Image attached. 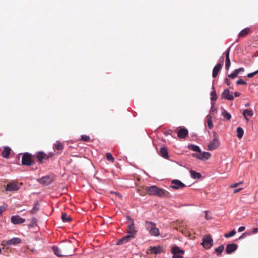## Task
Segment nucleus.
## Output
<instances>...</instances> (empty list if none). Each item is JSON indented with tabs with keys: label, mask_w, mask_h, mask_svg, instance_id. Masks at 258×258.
Listing matches in <instances>:
<instances>
[{
	"label": "nucleus",
	"mask_w": 258,
	"mask_h": 258,
	"mask_svg": "<svg viewBox=\"0 0 258 258\" xmlns=\"http://www.w3.org/2000/svg\"><path fill=\"white\" fill-rule=\"evenodd\" d=\"M237 248V246L235 244H229L227 245L226 250L228 254L234 251Z\"/></svg>",
	"instance_id": "a211bd4d"
},
{
	"label": "nucleus",
	"mask_w": 258,
	"mask_h": 258,
	"mask_svg": "<svg viewBox=\"0 0 258 258\" xmlns=\"http://www.w3.org/2000/svg\"><path fill=\"white\" fill-rule=\"evenodd\" d=\"M211 103H212V106L211 107L210 112L213 113L216 110V108L214 107V103H213V102H211Z\"/></svg>",
	"instance_id": "c03bdc74"
},
{
	"label": "nucleus",
	"mask_w": 258,
	"mask_h": 258,
	"mask_svg": "<svg viewBox=\"0 0 258 258\" xmlns=\"http://www.w3.org/2000/svg\"><path fill=\"white\" fill-rule=\"evenodd\" d=\"M213 91L211 92V102L214 103V102L216 100L217 97L216 91L214 90V86H212Z\"/></svg>",
	"instance_id": "c756f323"
},
{
	"label": "nucleus",
	"mask_w": 258,
	"mask_h": 258,
	"mask_svg": "<svg viewBox=\"0 0 258 258\" xmlns=\"http://www.w3.org/2000/svg\"><path fill=\"white\" fill-rule=\"evenodd\" d=\"M205 218L207 220L210 219L211 218V217L209 215L207 211L205 212Z\"/></svg>",
	"instance_id": "a18cd8bd"
},
{
	"label": "nucleus",
	"mask_w": 258,
	"mask_h": 258,
	"mask_svg": "<svg viewBox=\"0 0 258 258\" xmlns=\"http://www.w3.org/2000/svg\"><path fill=\"white\" fill-rule=\"evenodd\" d=\"M226 66V69H227V70H229V68L230 66L227 65V66Z\"/></svg>",
	"instance_id": "4d7b16f0"
},
{
	"label": "nucleus",
	"mask_w": 258,
	"mask_h": 258,
	"mask_svg": "<svg viewBox=\"0 0 258 258\" xmlns=\"http://www.w3.org/2000/svg\"><path fill=\"white\" fill-rule=\"evenodd\" d=\"M146 189L150 195L160 197H164L167 192L165 190L160 188L155 185L148 187Z\"/></svg>",
	"instance_id": "f257e3e1"
},
{
	"label": "nucleus",
	"mask_w": 258,
	"mask_h": 258,
	"mask_svg": "<svg viewBox=\"0 0 258 258\" xmlns=\"http://www.w3.org/2000/svg\"><path fill=\"white\" fill-rule=\"evenodd\" d=\"M37 220L36 218H33L32 220V222L33 224H35L36 223Z\"/></svg>",
	"instance_id": "3c124183"
},
{
	"label": "nucleus",
	"mask_w": 258,
	"mask_h": 258,
	"mask_svg": "<svg viewBox=\"0 0 258 258\" xmlns=\"http://www.w3.org/2000/svg\"><path fill=\"white\" fill-rule=\"evenodd\" d=\"M188 134V131L184 128H180L177 134L178 137L180 139L184 138Z\"/></svg>",
	"instance_id": "aec40b11"
},
{
	"label": "nucleus",
	"mask_w": 258,
	"mask_h": 258,
	"mask_svg": "<svg viewBox=\"0 0 258 258\" xmlns=\"http://www.w3.org/2000/svg\"><path fill=\"white\" fill-rule=\"evenodd\" d=\"M160 155L164 158H168L167 150L165 147H161L160 150Z\"/></svg>",
	"instance_id": "393cba45"
},
{
	"label": "nucleus",
	"mask_w": 258,
	"mask_h": 258,
	"mask_svg": "<svg viewBox=\"0 0 258 258\" xmlns=\"http://www.w3.org/2000/svg\"><path fill=\"white\" fill-rule=\"evenodd\" d=\"M132 238H133V237H131V236H130L129 235L125 236L123 237H122V238H121L120 239H119L116 242V244L117 245H121V244H124L125 243H126L127 242L129 241Z\"/></svg>",
	"instance_id": "412c9836"
},
{
	"label": "nucleus",
	"mask_w": 258,
	"mask_h": 258,
	"mask_svg": "<svg viewBox=\"0 0 258 258\" xmlns=\"http://www.w3.org/2000/svg\"><path fill=\"white\" fill-rule=\"evenodd\" d=\"M33 160L31 155L28 153H25L22 158V165L30 166Z\"/></svg>",
	"instance_id": "6e6552de"
},
{
	"label": "nucleus",
	"mask_w": 258,
	"mask_h": 258,
	"mask_svg": "<svg viewBox=\"0 0 258 258\" xmlns=\"http://www.w3.org/2000/svg\"><path fill=\"white\" fill-rule=\"evenodd\" d=\"M53 148L57 150H62L63 148V145L62 143L57 141L54 144Z\"/></svg>",
	"instance_id": "cd10ccee"
},
{
	"label": "nucleus",
	"mask_w": 258,
	"mask_h": 258,
	"mask_svg": "<svg viewBox=\"0 0 258 258\" xmlns=\"http://www.w3.org/2000/svg\"><path fill=\"white\" fill-rule=\"evenodd\" d=\"M20 186L16 182H12L7 185L6 190L8 191H16L19 189Z\"/></svg>",
	"instance_id": "ddd939ff"
},
{
	"label": "nucleus",
	"mask_w": 258,
	"mask_h": 258,
	"mask_svg": "<svg viewBox=\"0 0 258 258\" xmlns=\"http://www.w3.org/2000/svg\"><path fill=\"white\" fill-rule=\"evenodd\" d=\"M37 180L40 183L45 185L50 184L52 181V178L48 176L42 177L41 178L38 179Z\"/></svg>",
	"instance_id": "4468645a"
},
{
	"label": "nucleus",
	"mask_w": 258,
	"mask_h": 258,
	"mask_svg": "<svg viewBox=\"0 0 258 258\" xmlns=\"http://www.w3.org/2000/svg\"><path fill=\"white\" fill-rule=\"evenodd\" d=\"M162 251L161 247H154L152 249V252L155 254L160 253Z\"/></svg>",
	"instance_id": "f704fd0d"
},
{
	"label": "nucleus",
	"mask_w": 258,
	"mask_h": 258,
	"mask_svg": "<svg viewBox=\"0 0 258 258\" xmlns=\"http://www.w3.org/2000/svg\"><path fill=\"white\" fill-rule=\"evenodd\" d=\"M236 233V231L234 229L232 230L229 233H226L225 235H224V236L226 237V238H229V237H232L233 236H234Z\"/></svg>",
	"instance_id": "e433bc0d"
},
{
	"label": "nucleus",
	"mask_w": 258,
	"mask_h": 258,
	"mask_svg": "<svg viewBox=\"0 0 258 258\" xmlns=\"http://www.w3.org/2000/svg\"><path fill=\"white\" fill-rule=\"evenodd\" d=\"M224 247L223 245H220L218 247L216 248L215 251L218 253H221L224 250Z\"/></svg>",
	"instance_id": "58836bf2"
},
{
	"label": "nucleus",
	"mask_w": 258,
	"mask_h": 258,
	"mask_svg": "<svg viewBox=\"0 0 258 258\" xmlns=\"http://www.w3.org/2000/svg\"><path fill=\"white\" fill-rule=\"evenodd\" d=\"M237 85H246V82L242 79H239L236 81Z\"/></svg>",
	"instance_id": "a19ab883"
},
{
	"label": "nucleus",
	"mask_w": 258,
	"mask_h": 258,
	"mask_svg": "<svg viewBox=\"0 0 258 258\" xmlns=\"http://www.w3.org/2000/svg\"><path fill=\"white\" fill-rule=\"evenodd\" d=\"M221 66H215L214 68L212 74L213 78H215L217 76L218 73L221 70Z\"/></svg>",
	"instance_id": "bb28decb"
},
{
	"label": "nucleus",
	"mask_w": 258,
	"mask_h": 258,
	"mask_svg": "<svg viewBox=\"0 0 258 258\" xmlns=\"http://www.w3.org/2000/svg\"><path fill=\"white\" fill-rule=\"evenodd\" d=\"M11 149L9 147H5L2 152V156L5 158L9 157L10 154L11 153Z\"/></svg>",
	"instance_id": "5701e85b"
},
{
	"label": "nucleus",
	"mask_w": 258,
	"mask_h": 258,
	"mask_svg": "<svg viewBox=\"0 0 258 258\" xmlns=\"http://www.w3.org/2000/svg\"><path fill=\"white\" fill-rule=\"evenodd\" d=\"M146 226L151 235L154 236H158L160 235L159 229L156 227L155 223L150 221H147L146 222Z\"/></svg>",
	"instance_id": "f03ea898"
},
{
	"label": "nucleus",
	"mask_w": 258,
	"mask_h": 258,
	"mask_svg": "<svg viewBox=\"0 0 258 258\" xmlns=\"http://www.w3.org/2000/svg\"><path fill=\"white\" fill-rule=\"evenodd\" d=\"M61 220L64 222H67L71 220V218L67 213H63L61 215Z\"/></svg>",
	"instance_id": "c85d7f7f"
},
{
	"label": "nucleus",
	"mask_w": 258,
	"mask_h": 258,
	"mask_svg": "<svg viewBox=\"0 0 258 258\" xmlns=\"http://www.w3.org/2000/svg\"><path fill=\"white\" fill-rule=\"evenodd\" d=\"M106 157L108 161H111V162H113L114 161V158L113 157L111 153H107Z\"/></svg>",
	"instance_id": "4c0bfd02"
},
{
	"label": "nucleus",
	"mask_w": 258,
	"mask_h": 258,
	"mask_svg": "<svg viewBox=\"0 0 258 258\" xmlns=\"http://www.w3.org/2000/svg\"><path fill=\"white\" fill-rule=\"evenodd\" d=\"M187 148L193 151L197 152L198 153L201 152V150L198 146L190 144L188 145Z\"/></svg>",
	"instance_id": "b1692460"
},
{
	"label": "nucleus",
	"mask_w": 258,
	"mask_h": 258,
	"mask_svg": "<svg viewBox=\"0 0 258 258\" xmlns=\"http://www.w3.org/2000/svg\"><path fill=\"white\" fill-rule=\"evenodd\" d=\"M203 246L206 248H210L213 245V240L210 236H205L203 238Z\"/></svg>",
	"instance_id": "f8f14e48"
},
{
	"label": "nucleus",
	"mask_w": 258,
	"mask_h": 258,
	"mask_svg": "<svg viewBox=\"0 0 258 258\" xmlns=\"http://www.w3.org/2000/svg\"><path fill=\"white\" fill-rule=\"evenodd\" d=\"M46 157V154L43 152H38L37 154V158L40 162H42L43 159Z\"/></svg>",
	"instance_id": "2f4dec72"
},
{
	"label": "nucleus",
	"mask_w": 258,
	"mask_h": 258,
	"mask_svg": "<svg viewBox=\"0 0 258 258\" xmlns=\"http://www.w3.org/2000/svg\"><path fill=\"white\" fill-rule=\"evenodd\" d=\"M170 187L174 189L184 188L185 185L178 179H173L171 182Z\"/></svg>",
	"instance_id": "1a4fd4ad"
},
{
	"label": "nucleus",
	"mask_w": 258,
	"mask_h": 258,
	"mask_svg": "<svg viewBox=\"0 0 258 258\" xmlns=\"http://www.w3.org/2000/svg\"><path fill=\"white\" fill-rule=\"evenodd\" d=\"M21 242L20 238L18 237H14L6 241H3L2 245L3 246L4 248L8 249L10 245H16Z\"/></svg>",
	"instance_id": "39448f33"
},
{
	"label": "nucleus",
	"mask_w": 258,
	"mask_h": 258,
	"mask_svg": "<svg viewBox=\"0 0 258 258\" xmlns=\"http://www.w3.org/2000/svg\"><path fill=\"white\" fill-rule=\"evenodd\" d=\"M81 138L84 141H88L90 140V137L86 135H82Z\"/></svg>",
	"instance_id": "37998d69"
},
{
	"label": "nucleus",
	"mask_w": 258,
	"mask_h": 258,
	"mask_svg": "<svg viewBox=\"0 0 258 258\" xmlns=\"http://www.w3.org/2000/svg\"><path fill=\"white\" fill-rule=\"evenodd\" d=\"M222 98L227 99L229 100H233L234 99V96L232 93L230 92L228 89H225L221 94Z\"/></svg>",
	"instance_id": "dca6fc26"
},
{
	"label": "nucleus",
	"mask_w": 258,
	"mask_h": 258,
	"mask_svg": "<svg viewBox=\"0 0 258 258\" xmlns=\"http://www.w3.org/2000/svg\"><path fill=\"white\" fill-rule=\"evenodd\" d=\"M237 137L238 139H241L243 136L244 131L241 127H238L236 130Z\"/></svg>",
	"instance_id": "7c9ffc66"
},
{
	"label": "nucleus",
	"mask_w": 258,
	"mask_h": 258,
	"mask_svg": "<svg viewBox=\"0 0 258 258\" xmlns=\"http://www.w3.org/2000/svg\"><path fill=\"white\" fill-rule=\"evenodd\" d=\"M252 232L253 233H256L258 232V228H255L253 229Z\"/></svg>",
	"instance_id": "8fccbe9b"
},
{
	"label": "nucleus",
	"mask_w": 258,
	"mask_h": 258,
	"mask_svg": "<svg viewBox=\"0 0 258 258\" xmlns=\"http://www.w3.org/2000/svg\"><path fill=\"white\" fill-rule=\"evenodd\" d=\"M222 115L227 120H229L231 117V114L225 110L222 111Z\"/></svg>",
	"instance_id": "c9c22d12"
},
{
	"label": "nucleus",
	"mask_w": 258,
	"mask_h": 258,
	"mask_svg": "<svg viewBox=\"0 0 258 258\" xmlns=\"http://www.w3.org/2000/svg\"><path fill=\"white\" fill-rule=\"evenodd\" d=\"M244 229H245V227L244 226H241V227L238 228V231L240 232H242L243 230H244Z\"/></svg>",
	"instance_id": "49530a36"
},
{
	"label": "nucleus",
	"mask_w": 258,
	"mask_h": 258,
	"mask_svg": "<svg viewBox=\"0 0 258 258\" xmlns=\"http://www.w3.org/2000/svg\"><path fill=\"white\" fill-rule=\"evenodd\" d=\"M207 119V123L208 125V127L210 129H211L213 127V121H212V117L210 114H208L206 116Z\"/></svg>",
	"instance_id": "4be33fe9"
},
{
	"label": "nucleus",
	"mask_w": 258,
	"mask_h": 258,
	"mask_svg": "<svg viewBox=\"0 0 258 258\" xmlns=\"http://www.w3.org/2000/svg\"><path fill=\"white\" fill-rule=\"evenodd\" d=\"M220 145V141L216 133H214L213 139L211 141L208 145V149L209 151H213L217 149Z\"/></svg>",
	"instance_id": "20e7f679"
},
{
	"label": "nucleus",
	"mask_w": 258,
	"mask_h": 258,
	"mask_svg": "<svg viewBox=\"0 0 258 258\" xmlns=\"http://www.w3.org/2000/svg\"><path fill=\"white\" fill-rule=\"evenodd\" d=\"M1 252H2V249H1V248H0V253H1Z\"/></svg>",
	"instance_id": "13d9d810"
},
{
	"label": "nucleus",
	"mask_w": 258,
	"mask_h": 258,
	"mask_svg": "<svg viewBox=\"0 0 258 258\" xmlns=\"http://www.w3.org/2000/svg\"><path fill=\"white\" fill-rule=\"evenodd\" d=\"M69 246H67L66 247H64L62 248H60L54 246L52 247V250L55 254L57 256H67L71 255L70 252L69 251Z\"/></svg>",
	"instance_id": "7ed1b4c3"
},
{
	"label": "nucleus",
	"mask_w": 258,
	"mask_h": 258,
	"mask_svg": "<svg viewBox=\"0 0 258 258\" xmlns=\"http://www.w3.org/2000/svg\"><path fill=\"white\" fill-rule=\"evenodd\" d=\"M192 156L194 157H196L201 160L205 161V160L209 159L211 157V155L209 152H202L201 151V152H199V154H193Z\"/></svg>",
	"instance_id": "0eeeda50"
},
{
	"label": "nucleus",
	"mask_w": 258,
	"mask_h": 258,
	"mask_svg": "<svg viewBox=\"0 0 258 258\" xmlns=\"http://www.w3.org/2000/svg\"><path fill=\"white\" fill-rule=\"evenodd\" d=\"M226 82L227 85H229L230 84L229 83V81L228 79H226Z\"/></svg>",
	"instance_id": "603ef678"
},
{
	"label": "nucleus",
	"mask_w": 258,
	"mask_h": 258,
	"mask_svg": "<svg viewBox=\"0 0 258 258\" xmlns=\"http://www.w3.org/2000/svg\"><path fill=\"white\" fill-rule=\"evenodd\" d=\"M127 219L130 223L127 226V233L129 234L130 236L133 238L137 233V231L134 227V220L130 217H127Z\"/></svg>",
	"instance_id": "423d86ee"
},
{
	"label": "nucleus",
	"mask_w": 258,
	"mask_h": 258,
	"mask_svg": "<svg viewBox=\"0 0 258 258\" xmlns=\"http://www.w3.org/2000/svg\"><path fill=\"white\" fill-rule=\"evenodd\" d=\"M234 96L235 97H238L240 95V93L238 92H235L234 93Z\"/></svg>",
	"instance_id": "de8ad7c7"
},
{
	"label": "nucleus",
	"mask_w": 258,
	"mask_h": 258,
	"mask_svg": "<svg viewBox=\"0 0 258 258\" xmlns=\"http://www.w3.org/2000/svg\"><path fill=\"white\" fill-rule=\"evenodd\" d=\"M257 74H258V70L255 71H254V72H252V73L248 74L247 76L248 78H252L254 75H256Z\"/></svg>",
	"instance_id": "ea45409f"
},
{
	"label": "nucleus",
	"mask_w": 258,
	"mask_h": 258,
	"mask_svg": "<svg viewBox=\"0 0 258 258\" xmlns=\"http://www.w3.org/2000/svg\"><path fill=\"white\" fill-rule=\"evenodd\" d=\"M189 173L190 174V176L192 178L199 179L201 177V174L199 172H197L193 170H190V171H189Z\"/></svg>",
	"instance_id": "a878e982"
},
{
	"label": "nucleus",
	"mask_w": 258,
	"mask_h": 258,
	"mask_svg": "<svg viewBox=\"0 0 258 258\" xmlns=\"http://www.w3.org/2000/svg\"><path fill=\"white\" fill-rule=\"evenodd\" d=\"M242 183V182H237V183H235L234 184H231L229 185V187L234 188V187H236L238 186V185L241 184Z\"/></svg>",
	"instance_id": "79ce46f5"
},
{
	"label": "nucleus",
	"mask_w": 258,
	"mask_h": 258,
	"mask_svg": "<svg viewBox=\"0 0 258 258\" xmlns=\"http://www.w3.org/2000/svg\"><path fill=\"white\" fill-rule=\"evenodd\" d=\"M230 49V47L227 48L225 52L224 53V56H221L220 59V62L217 64H221V63H223L224 58H225V64H230V61L229 58V52Z\"/></svg>",
	"instance_id": "9d476101"
},
{
	"label": "nucleus",
	"mask_w": 258,
	"mask_h": 258,
	"mask_svg": "<svg viewBox=\"0 0 258 258\" xmlns=\"http://www.w3.org/2000/svg\"><path fill=\"white\" fill-rule=\"evenodd\" d=\"M244 234H244V233H243V234H242V235L239 237V239H240L242 238L243 237V235H244Z\"/></svg>",
	"instance_id": "5fc2aeb1"
},
{
	"label": "nucleus",
	"mask_w": 258,
	"mask_h": 258,
	"mask_svg": "<svg viewBox=\"0 0 258 258\" xmlns=\"http://www.w3.org/2000/svg\"><path fill=\"white\" fill-rule=\"evenodd\" d=\"M39 210V204L38 203H36L32 209L30 210V212L31 214H34L36 213Z\"/></svg>",
	"instance_id": "72a5a7b5"
},
{
	"label": "nucleus",
	"mask_w": 258,
	"mask_h": 258,
	"mask_svg": "<svg viewBox=\"0 0 258 258\" xmlns=\"http://www.w3.org/2000/svg\"><path fill=\"white\" fill-rule=\"evenodd\" d=\"M244 72V69L243 68H240L238 69L235 70L232 73L230 74L228 76L231 79H234L236 77L241 73Z\"/></svg>",
	"instance_id": "f3484780"
},
{
	"label": "nucleus",
	"mask_w": 258,
	"mask_h": 258,
	"mask_svg": "<svg viewBox=\"0 0 258 258\" xmlns=\"http://www.w3.org/2000/svg\"><path fill=\"white\" fill-rule=\"evenodd\" d=\"M249 32V29L248 28H245V29L242 30V31H241V32L239 34V37H244L246 35H247Z\"/></svg>",
	"instance_id": "473e14b6"
},
{
	"label": "nucleus",
	"mask_w": 258,
	"mask_h": 258,
	"mask_svg": "<svg viewBox=\"0 0 258 258\" xmlns=\"http://www.w3.org/2000/svg\"><path fill=\"white\" fill-rule=\"evenodd\" d=\"M242 114L247 121L249 120L248 117H251L253 115V112L251 110L244 109L243 111Z\"/></svg>",
	"instance_id": "6ab92c4d"
},
{
	"label": "nucleus",
	"mask_w": 258,
	"mask_h": 258,
	"mask_svg": "<svg viewBox=\"0 0 258 258\" xmlns=\"http://www.w3.org/2000/svg\"><path fill=\"white\" fill-rule=\"evenodd\" d=\"M11 221L14 224H19L25 222V220L18 215L13 216L11 218Z\"/></svg>",
	"instance_id": "2eb2a0df"
},
{
	"label": "nucleus",
	"mask_w": 258,
	"mask_h": 258,
	"mask_svg": "<svg viewBox=\"0 0 258 258\" xmlns=\"http://www.w3.org/2000/svg\"><path fill=\"white\" fill-rule=\"evenodd\" d=\"M172 253L173 254L172 258H182L184 251L180 249L178 246H174L172 248Z\"/></svg>",
	"instance_id": "9b49d317"
},
{
	"label": "nucleus",
	"mask_w": 258,
	"mask_h": 258,
	"mask_svg": "<svg viewBox=\"0 0 258 258\" xmlns=\"http://www.w3.org/2000/svg\"><path fill=\"white\" fill-rule=\"evenodd\" d=\"M2 212H3L2 207H0V214H2Z\"/></svg>",
	"instance_id": "864d4df0"
},
{
	"label": "nucleus",
	"mask_w": 258,
	"mask_h": 258,
	"mask_svg": "<svg viewBox=\"0 0 258 258\" xmlns=\"http://www.w3.org/2000/svg\"><path fill=\"white\" fill-rule=\"evenodd\" d=\"M248 106H249V103H247L245 104V107H248Z\"/></svg>",
	"instance_id": "6e6d98bb"
},
{
	"label": "nucleus",
	"mask_w": 258,
	"mask_h": 258,
	"mask_svg": "<svg viewBox=\"0 0 258 258\" xmlns=\"http://www.w3.org/2000/svg\"><path fill=\"white\" fill-rule=\"evenodd\" d=\"M241 189H242V188H239L236 189H235V190L233 191V192H234V193H235H235H237V192H238L240 191Z\"/></svg>",
	"instance_id": "09e8293b"
}]
</instances>
